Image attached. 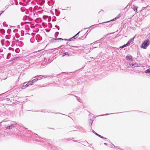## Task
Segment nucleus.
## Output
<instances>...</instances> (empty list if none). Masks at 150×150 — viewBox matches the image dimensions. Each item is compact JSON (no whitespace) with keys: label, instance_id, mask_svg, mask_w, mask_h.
Segmentation results:
<instances>
[{"label":"nucleus","instance_id":"nucleus-1","mask_svg":"<svg viewBox=\"0 0 150 150\" xmlns=\"http://www.w3.org/2000/svg\"><path fill=\"white\" fill-rule=\"evenodd\" d=\"M150 41L148 39L145 40L142 43L141 47L144 49H146L149 45Z\"/></svg>","mask_w":150,"mask_h":150},{"label":"nucleus","instance_id":"nucleus-2","mask_svg":"<svg viewBox=\"0 0 150 150\" xmlns=\"http://www.w3.org/2000/svg\"><path fill=\"white\" fill-rule=\"evenodd\" d=\"M126 59L127 60H132V56L128 54L126 56Z\"/></svg>","mask_w":150,"mask_h":150},{"label":"nucleus","instance_id":"nucleus-3","mask_svg":"<svg viewBox=\"0 0 150 150\" xmlns=\"http://www.w3.org/2000/svg\"><path fill=\"white\" fill-rule=\"evenodd\" d=\"M121 15H122L121 13H119L118 15L117 16V17L116 18H115L114 19H113L112 20H111L110 21H112L114 20V19H117L119 18H120L121 16Z\"/></svg>","mask_w":150,"mask_h":150},{"label":"nucleus","instance_id":"nucleus-4","mask_svg":"<svg viewBox=\"0 0 150 150\" xmlns=\"http://www.w3.org/2000/svg\"><path fill=\"white\" fill-rule=\"evenodd\" d=\"M14 125L13 124L11 125H10L9 126H8L7 127H6V128L7 129H11L12 127H14Z\"/></svg>","mask_w":150,"mask_h":150},{"label":"nucleus","instance_id":"nucleus-5","mask_svg":"<svg viewBox=\"0 0 150 150\" xmlns=\"http://www.w3.org/2000/svg\"><path fill=\"white\" fill-rule=\"evenodd\" d=\"M133 38H131L130 39V40L127 43V45H129L130 43L131 42H132L133 41Z\"/></svg>","mask_w":150,"mask_h":150},{"label":"nucleus","instance_id":"nucleus-6","mask_svg":"<svg viewBox=\"0 0 150 150\" xmlns=\"http://www.w3.org/2000/svg\"><path fill=\"white\" fill-rule=\"evenodd\" d=\"M138 66V64L136 63H134L133 64H132V67H136Z\"/></svg>","mask_w":150,"mask_h":150},{"label":"nucleus","instance_id":"nucleus-7","mask_svg":"<svg viewBox=\"0 0 150 150\" xmlns=\"http://www.w3.org/2000/svg\"><path fill=\"white\" fill-rule=\"evenodd\" d=\"M145 72L146 74L150 73V68L147 69L145 71Z\"/></svg>","mask_w":150,"mask_h":150},{"label":"nucleus","instance_id":"nucleus-8","mask_svg":"<svg viewBox=\"0 0 150 150\" xmlns=\"http://www.w3.org/2000/svg\"><path fill=\"white\" fill-rule=\"evenodd\" d=\"M38 80V79H34L32 81L33 83H34L35 82H36Z\"/></svg>","mask_w":150,"mask_h":150},{"label":"nucleus","instance_id":"nucleus-9","mask_svg":"<svg viewBox=\"0 0 150 150\" xmlns=\"http://www.w3.org/2000/svg\"><path fill=\"white\" fill-rule=\"evenodd\" d=\"M63 40V39H62V38H56V39H53L52 40Z\"/></svg>","mask_w":150,"mask_h":150},{"label":"nucleus","instance_id":"nucleus-10","mask_svg":"<svg viewBox=\"0 0 150 150\" xmlns=\"http://www.w3.org/2000/svg\"><path fill=\"white\" fill-rule=\"evenodd\" d=\"M80 32H79L75 36L71 38H74V39L76 38H77V35H78Z\"/></svg>","mask_w":150,"mask_h":150},{"label":"nucleus","instance_id":"nucleus-11","mask_svg":"<svg viewBox=\"0 0 150 150\" xmlns=\"http://www.w3.org/2000/svg\"><path fill=\"white\" fill-rule=\"evenodd\" d=\"M127 45V43L126 44H125V45H123V46H122L121 47H120V48H123L125 47H126V46H127L129 45Z\"/></svg>","mask_w":150,"mask_h":150},{"label":"nucleus","instance_id":"nucleus-12","mask_svg":"<svg viewBox=\"0 0 150 150\" xmlns=\"http://www.w3.org/2000/svg\"><path fill=\"white\" fill-rule=\"evenodd\" d=\"M137 7H134V8H133V9L134 10V11H136V12H137Z\"/></svg>","mask_w":150,"mask_h":150},{"label":"nucleus","instance_id":"nucleus-13","mask_svg":"<svg viewBox=\"0 0 150 150\" xmlns=\"http://www.w3.org/2000/svg\"><path fill=\"white\" fill-rule=\"evenodd\" d=\"M28 84H29V85H32L33 84V83L32 81H29L28 82Z\"/></svg>","mask_w":150,"mask_h":150},{"label":"nucleus","instance_id":"nucleus-14","mask_svg":"<svg viewBox=\"0 0 150 150\" xmlns=\"http://www.w3.org/2000/svg\"><path fill=\"white\" fill-rule=\"evenodd\" d=\"M29 86V85L28 84V83H27L25 86H23L22 87H23V88H22V89H23V87H25V86H26V87H27L28 86Z\"/></svg>","mask_w":150,"mask_h":150},{"label":"nucleus","instance_id":"nucleus-15","mask_svg":"<svg viewBox=\"0 0 150 150\" xmlns=\"http://www.w3.org/2000/svg\"><path fill=\"white\" fill-rule=\"evenodd\" d=\"M95 134L96 135H97L98 136V137L101 138H103L102 137L101 135H100L99 134H98L96 133V132H95Z\"/></svg>","mask_w":150,"mask_h":150},{"label":"nucleus","instance_id":"nucleus-16","mask_svg":"<svg viewBox=\"0 0 150 150\" xmlns=\"http://www.w3.org/2000/svg\"><path fill=\"white\" fill-rule=\"evenodd\" d=\"M102 12L103 13V10H98V13L99 14L100 12Z\"/></svg>","mask_w":150,"mask_h":150},{"label":"nucleus","instance_id":"nucleus-17","mask_svg":"<svg viewBox=\"0 0 150 150\" xmlns=\"http://www.w3.org/2000/svg\"><path fill=\"white\" fill-rule=\"evenodd\" d=\"M68 53L67 52L65 53H64L63 54V56H65V55H68Z\"/></svg>","mask_w":150,"mask_h":150},{"label":"nucleus","instance_id":"nucleus-18","mask_svg":"<svg viewBox=\"0 0 150 150\" xmlns=\"http://www.w3.org/2000/svg\"><path fill=\"white\" fill-rule=\"evenodd\" d=\"M127 66H128V67H129V65H130V63H127Z\"/></svg>","mask_w":150,"mask_h":150},{"label":"nucleus","instance_id":"nucleus-19","mask_svg":"<svg viewBox=\"0 0 150 150\" xmlns=\"http://www.w3.org/2000/svg\"><path fill=\"white\" fill-rule=\"evenodd\" d=\"M6 99L7 101H9L10 100V98H7Z\"/></svg>","mask_w":150,"mask_h":150},{"label":"nucleus","instance_id":"nucleus-20","mask_svg":"<svg viewBox=\"0 0 150 150\" xmlns=\"http://www.w3.org/2000/svg\"><path fill=\"white\" fill-rule=\"evenodd\" d=\"M109 21H107V22H105V23H108V22H109ZM104 23H105V22H104Z\"/></svg>","mask_w":150,"mask_h":150},{"label":"nucleus","instance_id":"nucleus-21","mask_svg":"<svg viewBox=\"0 0 150 150\" xmlns=\"http://www.w3.org/2000/svg\"><path fill=\"white\" fill-rule=\"evenodd\" d=\"M1 13H0V15L1 14Z\"/></svg>","mask_w":150,"mask_h":150}]
</instances>
